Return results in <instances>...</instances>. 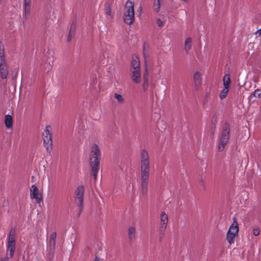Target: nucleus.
<instances>
[{
  "mask_svg": "<svg viewBox=\"0 0 261 261\" xmlns=\"http://www.w3.org/2000/svg\"><path fill=\"white\" fill-rule=\"evenodd\" d=\"M194 84L196 90H198L201 84V74L199 72H196L194 74Z\"/></svg>",
  "mask_w": 261,
  "mask_h": 261,
  "instance_id": "nucleus-13",
  "label": "nucleus"
},
{
  "mask_svg": "<svg viewBox=\"0 0 261 261\" xmlns=\"http://www.w3.org/2000/svg\"><path fill=\"white\" fill-rule=\"evenodd\" d=\"M208 95H209V93H208V92H206V93H205V98L208 97Z\"/></svg>",
  "mask_w": 261,
  "mask_h": 261,
  "instance_id": "nucleus-38",
  "label": "nucleus"
},
{
  "mask_svg": "<svg viewBox=\"0 0 261 261\" xmlns=\"http://www.w3.org/2000/svg\"><path fill=\"white\" fill-rule=\"evenodd\" d=\"M143 82H148V75L147 71L143 75Z\"/></svg>",
  "mask_w": 261,
  "mask_h": 261,
  "instance_id": "nucleus-31",
  "label": "nucleus"
},
{
  "mask_svg": "<svg viewBox=\"0 0 261 261\" xmlns=\"http://www.w3.org/2000/svg\"><path fill=\"white\" fill-rule=\"evenodd\" d=\"M168 222V215L165 212H162L160 215V221L159 226V231L160 234L159 238L160 240L162 239L163 236L164 234Z\"/></svg>",
  "mask_w": 261,
  "mask_h": 261,
  "instance_id": "nucleus-9",
  "label": "nucleus"
},
{
  "mask_svg": "<svg viewBox=\"0 0 261 261\" xmlns=\"http://www.w3.org/2000/svg\"><path fill=\"white\" fill-rule=\"evenodd\" d=\"M105 11L106 14L110 15L111 14V8L110 4L109 3L105 4Z\"/></svg>",
  "mask_w": 261,
  "mask_h": 261,
  "instance_id": "nucleus-24",
  "label": "nucleus"
},
{
  "mask_svg": "<svg viewBox=\"0 0 261 261\" xmlns=\"http://www.w3.org/2000/svg\"><path fill=\"white\" fill-rule=\"evenodd\" d=\"M223 83L224 87L229 88V85L230 83V75L229 74H226L223 79Z\"/></svg>",
  "mask_w": 261,
  "mask_h": 261,
  "instance_id": "nucleus-18",
  "label": "nucleus"
},
{
  "mask_svg": "<svg viewBox=\"0 0 261 261\" xmlns=\"http://www.w3.org/2000/svg\"><path fill=\"white\" fill-rule=\"evenodd\" d=\"M31 6H23V16L28 18L30 15Z\"/></svg>",
  "mask_w": 261,
  "mask_h": 261,
  "instance_id": "nucleus-21",
  "label": "nucleus"
},
{
  "mask_svg": "<svg viewBox=\"0 0 261 261\" xmlns=\"http://www.w3.org/2000/svg\"><path fill=\"white\" fill-rule=\"evenodd\" d=\"M54 250H51V249H49V252H48V257L49 258H52L54 257Z\"/></svg>",
  "mask_w": 261,
  "mask_h": 261,
  "instance_id": "nucleus-33",
  "label": "nucleus"
},
{
  "mask_svg": "<svg viewBox=\"0 0 261 261\" xmlns=\"http://www.w3.org/2000/svg\"><path fill=\"white\" fill-rule=\"evenodd\" d=\"M100 155L101 153L98 146L94 144L91 148L90 155V165L94 179L96 178L99 169Z\"/></svg>",
  "mask_w": 261,
  "mask_h": 261,
  "instance_id": "nucleus-2",
  "label": "nucleus"
},
{
  "mask_svg": "<svg viewBox=\"0 0 261 261\" xmlns=\"http://www.w3.org/2000/svg\"><path fill=\"white\" fill-rule=\"evenodd\" d=\"M52 127L50 125L46 126L44 132L42 134L43 140V144L46 149V152L50 153L53 148V139H52Z\"/></svg>",
  "mask_w": 261,
  "mask_h": 261,
  "instance_id": "nucleus-5",
  "label": "nucleus"
},
{
  "mask_svg": "<svg viewBox=\"0 0 261 261\" xmlns=\"http://www.w3.org/2000/svg\"><path fill=\"white\" fill-rule=\"evenodd\" d=\"M15 228H11L9 234L7 237L8 243L7 245V255L9 256V258H12L13 257L14 251L15 250Z\"/></svg>",
  "mask_w": 261,
  "mask_h": 261,
  "instance_id": "nucleus-6",
  "label": "nucleus"
},
{
  "mask_svg": "<svg viewBox=\"0 0 261 261\" xmlns=\"http://www.w3.org/2000/svg\"><path fill=\"white\" fill-rule=\"evenodd\" d=\"M7 65L4 54V46L2 42H0V66Z\"/></svg>",
  "mask_w": 261,
  "mask_h": 261,
  "instance_id": "nucleus-14",
  "label": "nucleus"
},
{
  "mask_svg": "<svg viewBox=\"0 0 261 261\" xmlns=\"http://www.w3.org/2000/svg\"><path fill=\"white\" fill-rule=\"evenodd\" d=\"M140 69V63L139 59L137 57H133L131 61L130 70H138Z\"/></svg>",
  "mask_w": 261,
  "mask_h": 261,
  "instance_id": "nucleus-12",
  "label": "nucleus"
},
{
  "mask_svg": "<svg viewBox=\"0 0 261 261\" xmlns=\"http://www.w3.org/2000/svg\"><path fill=\"white\" fill-rule=\"evenodd\" d=\"M5 123L8 128H11L13 125V119L11 115H7L5 117Z\"/></svg>",
  "mask_w": 261,
  "mask_h": 261,
  "instance_id": "nucleus-16",
  "label": "nucleus"
},
{
  "mask_svg": "<svg viewBox=\"0 0 261 261\" xmlns=\"http://www.w3.org/2000/svg\"><path fill=\"white\" fill-rule=\"evenodd\" d=\"M260 232L259 229L258 227L256 226L253 229V233L255 236H258Z\"/></svg>",
  "mask_w": 261,
  "mask_h": 261,
  "instance_id": "nucleus-28",
  "label": "nucleus"
},
{
  "mask_svg": "<svg viewBox=\"0 0 261 261\" xmlns=\"http://www.w3.org/2000/svg\"><path fill=\"white\" fill-rule=\"evenodd\" d=\"M183 1H185V2H187L188 0H182Z\"/></svg>",
  "mask_w": 261,
  "mask_h": 261,
  "instance_id": "nucleus-40",
  "label": "nucleus"
},
{
  "mask_svg": "<svg viewBox=\"0 0 261 261\" xmlns=\"http://www.w3.org/2000/svg\"><path fill=\"white\" fill-rule=\"evenodd\" d=\"M84 192L85 187L82 185L78 186L74 191L75 203L79 207L78 216H80L83 209Z\"/></svg>",
  "mask_w": 261,
  "mask_h": 261,
  "instance_id": "nucleus-7",
  "label": "nucleus"
},
{
  "mask_svg": "<svg viewBox=\"0 0 261 261\" xmlns=\"http://www.w3.org/2000/svg\"><path fill=\"white\" fill-rule=\"evenodd\" d=\"M93 261H100V260L97 257H96Z\"/></svg>",
  "mask_w": 261,
  "mask_h": 261,
  "instance_id": "nucleus-39",
  "label": "nucleus"
},
{
  "mask_svg": "<svg viewBox=\"0 0 261 261\" xmlns=\"http://www.w3.org/2000/svg\"><path fill=\"white\" fill-rule=\"evenodd\" d=\"M239 231V225L236 218H233V221L226 234V239L229 244H231L234 243V239L238 234Z\"/></svg>",
  "mask_w": 261,
  "mask_h": 261,
  "instance_id": "nucleus-8",
  "label": "nucleus"
},
{
  "mask_svg": "<svg viewBox=\"0 0 261 261\" xmlns=\"http://www.w3.org/2000/svg\"><path fill=\"white\" fill-rule=\"evenodd\" d=\"M228 90L229 88H227V87H224V89L221 91L220 93L219 97L221 99H223L226 97L228 92Z\"/></svg>",
  "mask_w": 261,
  "mask_h": 261,
  "instance_id": "nucleus-23",
  "label": "nucleus"
},
{
  "mask_svg": "<svg viewBox=\"0 0 261 261\" xmlns=\"http://www.w3.org/2000/svg\"><path fill=\"white\" fill-rule=\"evenodd\" d=\"M216 130V126L215 125H214V126H213L211 129V136L213 137L214 134Z\"/></svg>",
  "mask_w": 261,
  "mask_h": 261,
  "instance_id": "nucleus-35",
  "label": "nucleus"
},
{
  "mask_svg": "<svg viewBox=\"0 0 261 261\" xmlns=\"http://www.w3.org/2000/svg\"><path fill=\"white\" fill-rule=\"evenodd\" d=\"M30 196L32 198L35 199L38 203H40L43 200L42 194L39 192L38 188L35 185H33L31 187Z\"/></svg>",
  "mask_w": 261,
  "mask_h": 261,
  "instance_id": "nucleus-10",
  "label": "nucleus"
},
{
  "mask_svg": "<svg viewBox=\"0 0 261 261\" xmlns=\"http://www.w3.org/2000/svg\"><path fill=\"white\" fill-rule=\"evenodd\" d=\"M114 98H116L117 99V100L118 101V102L119 103H123L124 102V98L123 97V96L118 94V93H115L114 94Z\"/></svg>",
  "mask_w": 261,
  "mask_h": 261,
  "instance_id": "nucleus-25",
  "label": "nucleus"
},
{
  "mask_svg": "<svg viewBox=\"0 0 261 261\" xmlns=\"http://www.w3.org/2000/svg\"><path fill=\"white\" fill-rule=\"evenodd\" d=\"M230 134V126L227 122L224 123L222 127L221 134L219 139L218 150L221 152L224 149L227 144Z\"/></svg>",
  "mask_w": 261,
  "mask_h": 261,
  "instance_id": "nucleus-3",
  "label": "nucleus"
},
{
  "mask_svg": "<svg viewBox=\"0 0 261 261\" xmlns=\"http://www.w3.org/2000/svg\"><path fill=\"white\" fill-rule=\"evenodd\" d=\"M55 245H56V240L49 239V242H48V245L49 249H51L52 251H53V250H55Z\"/></svg>",
  "mask_w": 261,
  "mask_h": 261,
  "instance_id": "nucleus-26",
  "label": "nucleus"
},
{
  "mask_svg": "<svg viewBox=\"0 0 261 261\" xmlns=\"http://www.w3.org/2000/svg\"><path fill=\"white\" fill-rule=\"evenodd\" d=\"M23 6H31V0H23Z\"/></svg>",
  "mask_w": 261,
  "mask_h": 261,
  "instance_id": "nucleus-32",
  "label": "nucleus"
},
{
  "mask_svg": "<svg viewBox=\"0 0 261 261\" xmlns=\"http://www.w3.org/2000/svg\"><path fill=\"white\" fill-rule=\"evenodd\" d=\"M1 76L3 79H6L8 74L7 65H3L0 66Z\"/></svg>",
  "mask_w": 261,
  "mask_h": 261,
  "instance_id": "nucleus-15",
  "label": "nucleus"
},
{
  "mask_svg": "<svg viewBox=\"0 0 261 261\" xmlns=\"http://www.w3.org/2000/svg\"><path fill=\"white\" fill-rule=\"evenodd\" d=\"M134 4L132 1H126L124 9L123 20L125 23L131 24L134 21Z\"/></svg>",
  "mask_w": 261,
  "mask_h": 261,
  "instance_id": "nucleus-4",
  "label": "nucleus"
},
{
  "mask_svg": "<svg viewBox=\"0 0 261 261\" xmlns=\"http://www.w3.org/2000/svg\"><path fill=\"white\" fill-rule=\"evenodd\" d=\"M75 29V25L72 23L71 25L70 31L69 32V34L67 38V41L68 42L70 41L74 35V32Z\"/></svg>",
  "mask_w": 261,
  "mask_h": 261,
  "instance_id": "nucleus-19",
  "label": "nucleus"
},
{
  "mask_svg": "<svg viewBox=\"0 0 261 261\" xmlns=\"http://www.w3.org/2000/svg\"><path fill=\"white\" fill-rule=\"evenodd\" d=\"M192 39L190 37L188 38L185 43L184 49L186 52L188 53L192 47Z\"/></svg>",
  "mask_w": 261,
  "mask_h": 261,
  "instance_id": "nucleus-17",
  "label": "nucleus"
},
{
  "mask_svg": "<svg viewBox=\"0 0 261 261\" xmlns=\"http://www.w3.org/2000/svg\"><path fill=\"white\" fill-rule=\"evenodd\" d=\"M131 78L132 81L135 84H139L141 82V70H130Z\"/></svg>",
  "mask_w": 261,
  "mask_h": 261,
  "instance_id": "nucleus-11",
  "label": "nucleus"
},
{
  "mask_svg": "<svg viewBox=\"0 0 261 261\" xmlns=\"http://www.w3.org/2000/svg\"><path fill=\"white\" fill-rule=\"evenodd\" d=\"M260 95H261L260 90L257 89L254 91V92L253 93H252L250 95V96H253L255 97V98H259L260 97Z\"/></svg>",
  "mask_w": 261,
  "mask_h": 261,
  "instance_id": "nucleus-27",
  "label": "nucleus"
},
{
  "mask_svg": "<svg viewBox=\"0 0 261 261\" xmlns=\"http://www.w3.org/2000/svg\"><path fill=\"white\" fill-rule=\"evenodd\" d=\"M56 237H57V233L56 232H53V233H51L49 237V239L50 240H55L56 239Z\"/></svg>",
  "mask_w": 261,
  "mask_h": 261,
  "instance_id": "nucleus-34",
  "label": "nucleus"
},
{
  "mask_svg": "<svg viewBox=\"0 0 261 261\" xmlns=\"http://www.w3.org/2000/svg\"><path fill=\"white\" fill-rule=\"evenodd\" d=\"M1 261H8V259L7 257L2 258Z\"/></svg>",
  "mask_w": 261,
  "mask_h": 261,
  "instance_id": "nucleus-37",
  "label": "nucleus"
},
{
  "mask_svg": "<svg viewBox=\"0 0 261 261\" xmlns=\"http://www.w3.org/2000/svg\"><path fill=\"white\" fill-rule=\"evenodd\" d=\"M148 85H149L148 82H146V83L143 82V84L142 85V88H143L144 91H146L147 90Z\"/></svg>",
  "mask_w": 261,
  "mask_h": 261,
  "instance_id": "nucleus-30",
  "label": "nucleus"
},
{
  "mask_svg": "<svg viewBox=\"0 0 261 261\" xmlns=\"http://www.w3.org/2000/svg\"><path fill=\"white\" fill-rule=\"evenodd\" d=\"M2 0H0V3L1 2Z\"/></svg>",
  "mask_w": 261,
  "mask_h": 261,
  "instance_id": "nucleus-41",
  "label": "nucleus"
},
{
  "mask_svg": "<svg viewBox=\"0 0 261 261\" xmlns=\"http://www.w3.org/2000/svg\"><path fill=\"white\" fill-rule=\"evenodd\" d=\"M161 0H155L153 5L154 10L156 12H158L160 10V2Z\"/></svg>",
  "mask_w": 261,
  "mask_h": 261,
  "instance_id": "nucleus-22",
  "label": "nucleus"
},
{
  "mask_svg": "<svg viewBox=\"0 0 261 261\" xmlns=\"http://www.w3.org/2000/svg\"><path fill=\"white\" fill-rule=\"evenodd\" d=\"M156 24L159 27H161L164 25V20H162L161 18H158L156 20Z\"/></svg>",
  "mask_w": 261,
  "mask_h": 261,
  "instance_id": "nucleus-29",
  "label": "nucleus"
},
{
  "mask_svg": "<svg viewBox=\"0 0 261 261\" xmlns=\"http://www.w3.org/2000/svg\"><path fill=\"white\" fill-rule=\"evenodd\" d=\"M136 229L134 226H130L128 228V237L130 240L135 238Z\"/></svg>",
  "mask_w": 261,
  "mask_h": 261,
  "instance_id": "nucleus-20",
  "label": "nucleus"
},
{
  "mask_svg": "<svg viewBox=\"0 0 261 261\" xmlns=\"http://www.w3.org/2000/svg\"><path fill=\"white\" fill-rule=\"evenodd\" d=\"M149 166L148 153L145 149H143L141 152V194L143 196H146L148 193Z\"/></svg>",
  "mask_w": 261,
  "mask_h": 261,
  "instance_id": "nucleus-1",
  "label": "nucleus"
},
{
  "mask_svg": "<svg viewBox=\"0 0 261 261\" xmlns=\"http://www.w3.org/2000/svg\"><path fill=\"white\" fill-rule=\"evenodd\" d=\"M255 34L258 36L261 35V28L256 31Z\"/></svg>",
  "mask_w": 261,
  "mask_h": 261,
  "instance_id": "nucleus-36",
  "label": "nucleus"
}]
</instances>
